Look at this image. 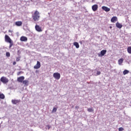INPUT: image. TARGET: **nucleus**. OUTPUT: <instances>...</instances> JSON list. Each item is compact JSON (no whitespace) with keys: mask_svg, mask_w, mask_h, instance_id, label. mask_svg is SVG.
<instances>
[{"mask_svg":"<svg viewBox=\"0 0 131 131\" xmlns=\"http://www.w3.org/2000/svg\"><path fill=\"white\" fill-rule=\"evenodd\" d=\"M17 55L19 56L20 55V50L17 51Z\"/></svg>","mask_w":131,"mask_h":131,"instance_id":"obj_30","label":"nucleus"},{"mask_svg":"<svg viewBox=\"0 0 131 131\" xmlns=\"http://www.w3.org/2000/svg\"><path fill=\"white\" fill-rule=\"evenodd\" d=\"M16 62H19L20 61V57H16Z\"/></svg>","mask_w":131,"mask_h":131,"instance_id":"obj_27","label":"nucleus"},{"mask_svg":"<svg viewBox=\"0 0 131 131\" xmlns=\"http://www.w3.org/2000/svg\"><path fill=\"white\" fill-rule=\"evenodd\" d=\"M47 127L48 128V129H50V128H51V126H50V125H48Z\"/></svg>","mask_w":131,"mask_h":131,"instance_id":"obj_31","label":"nucleus"},{"mask_svg":"<svg viewBox=\"0 0 131 131\" xmlns=\"http://www.w3.org/2000/svg\"><path fill=\"white\" fill-rule=\"evenodd\" d=\"M123 63V58H121L118 60V64L119 65H121Z\"/></svg>","mask_w":131,"mask_h":131,"instance_id":"obj_18","label":"nucleus"},{"mask_svg":"<svg viewBox=\"0 0 131 131\" xmlns=\"http://www.w3.org/2000/svg\"><path fill=\"white\" fill-rule=\"evenodd\" d=\"M5 98V95L3 93H0V99L4 100Z\"/></svg>","mask_w":131,"mask_h":131,"instance_id":"obj_20","label":"nucleus"},{"mask_svg":"<svg viewBox=\"0 0 131 131\" xmlns=\"http://www.w3.org/2000/svg\"><path fill=\"white\" fill-rule=\"evenodd\" d=\"M102 10H103V11H105V12H109L110 11V8L106 6H102Z\"/></svg>","mask_w":131,"mask_h":131,"instance_id":"obj_12","label":"nucleus"},{"mask_svg":"<svg viewBox=\"0 0 131 131\" xmlns=\"http://www.w3.org/2000/svg\"><path fill=\"white\" fill-rule=\"evenodd\" d=\"M110 29H112V26H110Z\"/></svg>","mask_w":131,"mask_h":131,"instance_id":"obj_33","label":"nucleus"},{"mask_svg":"<svg viewBox=\"0 0 131 131\" xmlns=\"http://www.w3.org/2000/svg\"><path fill=\"white\" fill-rule=\"evenodd\" d=\"M96 74L97 75H100V74H101V72L97 71Z\"/></svg>","mask_w":131,"mask_h":131,"instance_id":"obj_28","label":"nucleus"},{"mask_svg":"<svg viewBox=\"0 0 131 131\" xmlns=\"http://www.w3.org/2000/svg\"><path fill=\"white\" fill-rule=\"evenodd\" d=\"M111 22H112V23H115L116 22V21H117V17H116V16L113 17L111 18Z\"/></svg>","mask_w":131,"mask_h":131,"instance_id":"obj_13","label":"nucleus"},{"mask_svg":"<svg viewBox=\"0 0 131 131\" xmlns=\"http://www.w3.org/2000/svg\"><path fill=\"white\" fill-rule=\"evenodd\" d=\"M98 5H97V4H95L93 6H92V9L93 10V11L96 12V11H97V10H98Z\"/></svg>","mask_w":131,"mask_h":131,"instance_id":"obj_10","label":"nucleus"},{"mask_svg":"<svg viewBox=\"0 0 131 131\" xmlns=\"http://www.w3.org/2000/svg\"><path fill=\"white\" fill-rule=\"evenodd\" d=\"M5 41H6V42L10 43L11 41H12V39H11V38H10V37L8 35H5Z\"/></svg>","mask_w":131,"mask_h":131,"instance_id":"obj_5","label":"nucleus"},{"mask_svg":"<svg viewBox=\"0 0 131 131\" xmlns=\"http://www.w3.org/2000/svg\"><path fill=\"white\" fill-rule=\"evenodd\" d=\"M124 129H123L122 127L119 128L118 130L119 131H123Z\"/></svg>","mask_w":131,"mask_h":131,"instance_id":"obj_26","label":"nucleus"},{"mask_svg":"<svg viewBox=\"0 0 131 131\" xmlns=\"http://www.w3.org/2000/svg\"><path fill=\"white\" fill-rule=\"evenodd\" d=\"M0 80L3 83H8L9 82V79L4 76L1 77Z\"/></svg>","mask_w":131,"mask_h":131,"instance_id":"obj_3","label":"nucleus"},{"mask_svg":"<svg viewBox=\"0 0 131 131\" xmlns=\"http://www.w3.org/2000/svg\"><path fill=\"white\" fill-rule=\"evenodd\" d=\"M2 127V125L0 124V128Z\"/></svg>","mask_w":131,"mask_h":131,"instance_id":"obj_34","label":"nucleus"},{"mask_svg":"<svg viewBox=\"0 0 131 131\" xmlns=\"http://www.w3.org/2000/svg\"><path fill=\"white\" fill-rule=\"evenodd\" d=\"M21 73H22V72H17V76H19V75H20L21 74Z\"/></svg>","mask_w":131,"mask_h":131,"instance_id":"obj_29","label":"nucleus"},{"mask_svg":"<svg viewBox=\"0 0 131 131\" xmlns=\"http://www.w3.org/2000/svg\"><path fill=\"white\" fill-rule=\"evenodd\" d=\"M127 51L128 54H131V47H127Z\"/></svg>","mask_w":131,"mask_h":131,"instance_id":"obj_21","label":"nucleus"},{"mask_svg":"<svg viewBox=\"0 0 131 131\" xmlns=\"http://www.w3.org/2000/svg\"><path fill=\"white\" fill-rule=\"evenodd\" d=\"M128 73H129V71L127 70H125L123 72V74L124 75H125L126 74H128Z\"/></svg>","mask_w":131,"mask_h":131,"instance_id":"obj_19","label":"nucleus"},{"mask_svg":"<svg viewBox=\"0 0 131 131\" xmlns=\"http://www.w3.org/2000/svg\"><path fill=\"white\" fill-rule=\"evenodd\" d=\"M16 61H14V62H13V65H16Z\"/></svg>","mask_w":131,"mask_h":131,"instance_id":"obj_32","label":"nucleus"},{"mask_svg":"<svg viewBox=\"0 0 131 131\" xmlns=\"http://www.w3.org/2000/svg\"><path fill=\"white\" fill-rule=\"evenodd\" d=\"M116 26L117 27V28H119V29L122 28V25H121L120 23L117 22L116 24Z\"/></svg>","mask_w":131,"mask_h":131,"instance_id":"obj_15","label":"nucleus"},{"mask_svg":"<svg viewBox=\"0 0 131 131\" xmlns=\"http://www.w3.org/2000/svg\"><path fill=\"white\" fill-rule=\"evenodd\" d=\"M40 66H41L40 62H39V61H37L36 64L34 66V69H39V68H40Z\"/></svg>","mask_w":131,"mask_h":131,"instance_id":"obj_8","label":"nucleus"},{"mask_svg":"<svg viewBox=\"0 0 131 131\" xmlns=\"http://www.w3.org/2000/svg\"><path fill=\"white\" fill-rule=\"evenodd\" d=\"M53 77L57 79V80H59L61 78V74L59 73H54L53 74Z\"/></svg>","mask_w":131,"mask_h":131,"instance_id":"obj_2","label":"nucleus"},{"mask_svg":"<svg viewBox=\"0 0 131 131\" xmlns=\"http://www.w3.org/2000/svg\"><path fill=\"white\" fill-rule=\"evenodd\" d=\"M24 79H25V77H24V76H20L17 78V81L18 82L22 83L24 81Z\"/></svg>","mask_w":131,"mask_h":131,"instance_id":"obj_9","label":"nucleus"},{"mask_svg":"<svg viewBox=\"0 0 131 131\" xmlns=\"http://www.w3.org/2000/svg\"><path fill=\"white\" fill-rule=\"evenodd\" d=\"M23 83L25 85H28V83H29V81L27 80H25L23 81Z\"/></svg>","mask_w":131,"mask_h":131,"instance_id":"obj_17","label":"nucleus"},{"mask_svg":"<svg viewBox=\"0 0 131 131\" xmlns=\"http://www.w3.org/2000/svg\"><path fill=\"white\" fill-rule=\"evenodd\" d=\"M11 102L13 104V105H16L17 104H19L21 102V100H16V99H12L11 100Z\"/></svg>","mask_w":131,"mask_h":131,"instance_id":"obj_6","label":"nucleus"},{"mask_svg":"<svg viewBox=\"0 0 131 131\" xmlns=\"http://www.w3.org/2000/svg\"><path fill=\"white\" fill-rule=\"evenodd\" d=\"M88 112H94V108H88Z\"/></svg>","mask_w":131,"mask_h":131,"instance_id":"obj_22","label":"nucleus"},{"mask_svg":"<svg viewBox=\"0 0 131 131\" xmlns=\"http://www.w3.org/2000/svg\"><path fill=\"white\" fill-rule=\"evenodd\" d=\"M73 45L76 47L77 49H78L79 48V44L77 42H74L73 43Z\"/></svg>","mask_w":131,"mask_h":131,"instance_id":"obj_16","label":"nucleus"},{"mask_svg":"<svg viewBox=\"0 0 131 131\" xmlns=\"http://www.w3.org/2000/svg\"><path fill=\"white\" fill-rule=\"evenodd\" d=\"M10 43V46H9V49H11V48H12V46H13V41H11V42H9Z\"/></svg>","mask_w":131,"mask_h":131,"instance_id":"obj_24","label":"nucleus"},{"mask_svg":"<svg viewBox=\"0 0 131 131\" xmlns=\"http://www.w3.org/2000/svg\"><path fill=\"white\" fill-rule=\"evenodd\" d=\"M15 24L16 26H18V27L22 26V21H16Z\"/></svg>","mask_w":131,"mask_h":131,"instance_id":"obj_14","label":"nucleus"},{"mask_svg":"<svg viewBox=\"0 0 131 131\" xmlns=\"http://www.w3.org/2000/svg\"><path fill=\"white\" fill-rule=\"evenodd\" d=\"M58 109V107H53V109L52 110V113H54L55 112H57V110Z\"/></svg>","mask_w":131,"mask_h":131,"instance_id":"obj_23","label":"nucleus"},{"mask_svg":"<svg viewBox=\"0 0 131 131\" xmlns=\"http://www.w3.org/2000/svg\"><path fill=\"white\" fill-rule=\"evenodd\" d=\"M35 28L38 32H41L42 31V29H41V27L39 26L36 25L35 26Z\"/></svg>","mask_w":131,"mask_h":131,"instance_id":"obj_7","label":"nucleus"},{"mask_svg":"<svg viewBox=\"0 0 131 131\" xmlns=\"http://www.w3.org/2000/svg\"><path fill=\"white\" fill-rule=\"evenodd\" d=\"M20 40H21V41H27V40H28V38H27V37L23 36L20 37Z\"/></svg>","mask_w":131,"mask_h":131,"instance_id":"obj_11","label":"nucleus"},{"mask_svg":"<svg viewBox=\"0 0 131 131\" xmlns=\"http://www.w3.org/2000/svg\"><path fill=\"white\" fill-rule=\"evenodd\" d=\"M9 32H11V31H10V30H9Z\"/></svg>","mask_w":131,"mask_h":131,"instance_id":"obj_35","label":"nucleus"},{"mask_svg":"<svg viewBox=\"0 0 131 131\" xmlns=\"http://www.w3.org/2000/svg\"><path fill=\"white\" fill-rule=\"evenodd\" d=\"M32 18L34 21H38V20H39V12H38L37 10L35 11L34 13L32 15Z\"/></svg>","mask_w":131,"mask_h":131,"instance_id":"obj_1","label":"nucleus"},{"mask_svg":"<svg viewBox=\"0 0 131 131\" xmlns=\"http://www.w3.org/2000/svg\"><path fill=\"white\" fill-rule=\"evenodd\" d=\"M6 57H10V56H11L10 52H6Z\"/></svg>","mask_w":131,"mask_h":131,"instance_id":"obj_25","label":"nucleus"},{"mask_svg":"<svg viewBox=\"0 0 131 131\" xmlns=\"http://www.w3.org/2000/svg\"><path fill=\"white\" fill-rule=\"evenodd\" d=\"M107 53L106 50H103L100 52V54H98V57H103V56H105V54Z\"/></svg>","mask_w":131,"mask_h":131,"instance_id":"obj_4","label":"nucleus"}]
</instances>
